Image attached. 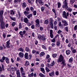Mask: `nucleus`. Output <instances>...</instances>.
I'll use <instances>...</instances> for the list:
<instances>
[{"label": "nucleus", "instance_id": "nucleus-1", "mask_svg": "<svg viewBox=\"0 0 77 77\" xmlns=\"http://www.w3.org/2000/svg\"><path fill=\"white\" fill-rule=\"evenodd\" d=\"M62 17L64 18L68 19V17H69V12H68L66 13L65 11H63L62 14Z\"/></svg>", "mask_w": 77, "mask_h": 77}, {"label": "nucleus", "instance_id": "nucleus-2", "mask_svg": "<svg viewBox=\"0 0 77 77\" xmlns=\"http://www.w3.org/2000/svg\"><path fill=\"white\" fill-rule=\"evenodd\" d=\"M64 59V57L62 55V54H60L58 58V60L57 61V62L59 63V62H62L63 60Z\"/></svg>", "mask_w": 77, "mask_h": 77}, {"label": "nucleus", "instance_id": "nucleus-3", "mask_svg": "<svg viewBox=\"0 0 77 77\" xmlns=\"http://www.w3.org/2000/svg\"><path fill=\"white\" fill-rule=\"evenodd\" d=\"M3 20H0V23L1 24L0 26L1 29H5V24L3 21Z\"/></svg>", "mask_w": 77, "mask_h": 77}, {"label": "nucleus", "instance_id": "nucleus-4", "mask_svg": "<svg viewBox=\"0 0 77 77\" xmlns=\"http://www.w3.org/2000/svg\"><path fill=\"white\" fill-rule=\"evenodd\" d=\"M38 38L40 40H43V41H45L46 39L45 37H44V35H39L38 36Z\"/></svg>", "mask_w": 77, "mask_h": 77}, {"label": "nucleus", "instance_id": "nucleus-5", "mask_svg": "<svg viewBox=\"0 0 77 77\" xmlns=\"http://www.w3.org/2000/svg\"><path fill=\"white\" fill-rule=\"evenodd\" d=\"M20 72L21 73V76H23V75H25V72L24 71V69L23 67H21L20 68Z\"/></svg>", "mask_w": 77, "mask_h": 77}, {"label": "nucleus", "instance_id": "nucleus-6", "mask_svg": "<svg viewBox=\"0 0 77 77\" xmlns=\"http://www.w3.org/2000/svg\"><path fill=\"white\" fill-rule=\"evenodd\" d=\"M3 11H0V20H3Z\"/></svg>", "mask_w": 77, "mask_h": 77}, {"label": "nucleus", "instance_id": "nucleus-7", "mask_svg": "<svg viewBox=\"0 0 77 77\" xmlns=\"http://www.w3.org/2000/svg\"><path fill=\"white\" fill-rule=\"evenodd\" d=\"M62 22L64 24V26H67L68 25V23L66 22V21L64 20H62Z\"/></svg>", "mask_w": 77, "mask_h": 77}, {"label": "nucleus", "instance_id": "nucleus-8", "mask_svg": "<svg viewBox=\"0 0 77 77\" xmlns=\"http://www.w3.org/2000/svg\"><path fill=\"white\" fill-rule=\"evenodd\" d=\"M26 31L25 30H23V31H20L19 32V34L21 36V37L23 36V35L26 33Z\"/></svg>", "mask_w": 77, "mask_h": 77}, {"label": "nucleus", "instance_id": "nucleus-9", "mask_svg": "<svg viewBox=\"0 0 77 77\" xmlns=\"http://www.w3.org/2000/svg\"><path fill=\"white\" fill-rule=\"evenodd\" d=\"M15 72V69L14 67H12L11 68L10 72L12 75H14V72Z\"/></svg>", "mask_w": 77, "mask_h": 77}, {"label": "nucleus", "instance_id": "nucleus-10", "mask_svg": "<svg viewBox=\"0 0 77 77\" xmlns=\"http://www.w3.org/2000/svg\"><path fill=\"white\" fill-rule=\"evenodd\" d=\"M10 40H9L7 42H6V47L7 48H9L11 47H10V46H9V45H10Z\"/></svg>", "mask_w": 77, "mask_h": 77}, {"label": "nucleus", "instance_id": "nucleus-11", "mask_svg": "<svg viewBox=\"0 0 77 77\" xmlns=\"http://www.w3.org/2000/svg\"><path fill=\"white\" fill-rule=\"evenodd\" d=\"M50 34L51 38H53V30H50Z\"/></svg>", "mask_w": 77, "mask_h": 77}, {"label": "nucleus", "instance_id": "nucleus-12", "mask_svg": "<svg viewBox=\"0 0 77 77\" xmlns=\"http://www.w3.org/2000/svg\"><path fill=\"white\" fill-rule=\"evenodd\" d=\"M5 59H6V57H5L3 56L2 57V59H0V61L2 63H3L5 60Z\"/></svg>", "mask_w": 77, "mask_h": 77}, {"label": "nucleus", "instance_id": "nucleus-13", "mask_svg": "<svg viewBox=\"0 0 77 77\" xmlns=\"http://www.w3.org/2000/svg\"><path fill=\"white\" fill-rule=\"evenodd\" d=\"M58 25L60 29H63V25H62L61 22H59Z\"/></svg>", "mask_w": 77, "mask_h": 77}, {"label": "nucleus", "instance_id": "nucleus-14", "mask_svg": "<svg viewBox=\"0 0 77 77\" xmlns=\"http://www.w3.org/2000/svg\"><path fill=\"white\" fill-rule=\"evenodd\" d=\"M16 71V74L17 75V76H18L19 75H20V70H15Z\"/></svg>", "mask_w": 77, "mask_h": 77}, {"label": "nucleus", "instance_id": "nucleus-15", "mask_svg": "<svg viewBox=\"0 0 77 77\" xmlns=\"http://www.w3.org/2000/svg\"><path fill=\"white\" fill-rule=\"evenodd\" d=\"M24 55V54L22 52H20L19 53V56L20 57H23Z\"/></svg>", "mask_w": 77, "mask_h": 77}, {"label": "nucleus", "instance_id": "nucleus-16", "mask_svg": "<svg viewBox=\"0 0 77 77\" xmlns=\"http://www.w3.org/2000/svg\"><path fill=\"white\" fill-rule=\"evenodd\" d=\"M54 74V71H53L49 73V75L51 77H53Z\"/></svg>", "mask_w": 77, "mask_h": 77}, {"label": "nucleus", "instance_id": "nucleus-17", "mask_svg": "<svg viewBox=\"0 0 77 77\" xmlns=\"http://www.w3.org/2000/svg\"><path fill=\"white\" fill-rule=\"evenodd\" d=\"M70 53H71V52L69 50H67L66 51V53L67 55H69Z\"/></svg>", "mask_w": 77, "mask_h": 77}, {"label": "nucleus", "instance_id": "nucleus-18", "mask_svg": "<svg viewBox=\"0 0 77 77\" xmlns=\"http://www.w3.org/2000/svg\"><path fill=\"white\" fill-rule=\"evenodd\" d=\"M24 13L25 15L26 16H27L28 14H30V12H29L27 11H25Z\"/></svg>", "mask_w": 77, "mask_h": 77}, {"label": "nucleus", "instance_id": "nucleus-19", "mask_svg": "<svg viewBox=\"0 0 77 77\" xmlns=\"http://www.w3.org/2000/svg\"><path fill=\"white\" fill-rule=\"evenodd\" d=\"M29 61H27V60H26V63H25V65L26 66H28V65H29Z\"/></svg>", "mask_w": 77, "mask_h": 77}, {"label": "nucleus", "instance_id": "nucleus-20", "mask_svg": "<svg viewBox=\"0 0 77 77\" xmlns=\"http://www.w3.org/2000/svg\"><path fill=\"white\" fill-rule=\"evenodd\" d=\"M25 57L26 59H29V56H28V53H25Z\"/></svg>", "mask_w": 77, "mask_h": 77}, {"label": "nucleus", "instance_id": "nucleus-21", "mask_svg": "<svg viewBox=\"0 0 77 77\" xmlns=\"http://www.w3.org/2000/svg\"><path fill=\"white\" fill-rule=\"evenodd\" d=\"M24 21L25 23H27L29 21V20H28V19L26 17L24 19Z\"/></svg>", "mask_w": 77, "mask_h": 77}, {"label": "nucleus", "instance_id": "nucleus-22", "mask_svg": "<svg viewBox=\"0 0 77 77\" xmlns=\"http://www.w3.org/2000/svg\"><path fill=\"white\" fill-rule=\"evenodd\" d=\"M45 54V53L44 52H42L40 54V57H42V56H44Z\"/></svg>", "mask_w": 77, "mask_h": 77}, {"label": "nucleus", "instance_id": "nucleus-23", "mask_svg": "<svg viewBox=\"0 0 77 77\" xmlns=\"http://www.w3.org/2000/svg\"><path fill=\"white\" fill-rule=\"evenodd\" d=\"M22 6L23 8H26L27 6V5L25 2H23L22 4Z\"/></svg>", "mask_w": 77, "mask_h": 77}, {"label": "nucleus", "instance_id": "nucleus-24", "mask_svg": "<svg viewBox=\"0 0 77 77\" xmlns=\"http://www.w3.org/2000/svg\"><path fill=\"white\" fill-rule=\"evenodd\" d=\"M32 16H33L32 14H30L27 15V17L28 19H30V17H32Z\"/></svg>", "mask_w": 77, "mask_h": 77}, {"label": "nucleus", "instance_id": "nucleus-25", "mask_svg": "<svg viewBox=\"0 0 77 77\" xmlns=\"http://www.w3.org/2000/svg\"><path fill=\"white\" fill-rule=\"evenodd\" d=\"M10 18L11 20H12L13 21H16V18L15 17H12L11 16H10Z\"/></svg>", "mask_w": 77, "mask_h": 77}, {"label": "nucleus", "instance_id": "nucleus-26", "mask_svg": "<svg viewBox=\"0 0 77 77\" xmlns=\"http://www.w3.org/2000/svg\"><path fill=\"white\" fill-rule=\"evenodd\" d=\"M5 62L7 63H9V59H8V58L7 57L5 59Z\"/></svg>", "mask_w": 77, "mask_h": 77}, {"label": "nucleus", "instance_id": "nucleus-27", "mask_svg": "<svg viewBox=\"0 0 77 77\" xmlns=\"http://www.w3.org/2000/svg\"><path fill=\"white\" fill-rule=\"evenodd\" d=\"M75 0H70V3L72 5L74 4V3L75 2Z\"/></svg>", "mask_w": 77, "mask_h": 77}, {"label": "nucleus", "instance_id": "nucleus-28", "mask_svg": "<svg viewBox=\"0 0 77 77\" xmlns=\"http://www.w3.org/2000/svg\"><path fill=\"white\" fill-rule=\"evenodd\" d=\"M25 51L26 52H29L30 51V49L27 47H25Z\"/></svg>", "mask_w": 77, "mask_h": 77}, {"label": "nucleus", "instance_id": "nucleus-29", "mask_svg": "<svg viewBox=\"0 0 77 77\" xmlns=\"http://www.w3.org/2000/svg\"><path fill=\"white\" fill-rule=\"evenodd\" d=\"M18 50L20 51H21V52H23L24 51V49H23V48H19Z\"/></svg>", "mask_w": 77, "mask_h": 77}, {"label": "nucleus", "instance_id": "nucleus-30", "mask_svg": "<svg viewBox=\"0 0 77 77\" xmlns=\"http://www.w3.org/2000/svg\"><path fill=\"white\" fill-rule=\"evenodd\" d=\"M38 2L39 3V4H42V5H43V4H42V0H36V2Z\"/></svg>", "mask_w": 77, "mask_h": 77}, {"label": "nucleus", "instance_id": "nucleus-31", "mask_svg": "<svg viewBox=\"0 0 77 77\" xmlns=\"http://www.w3.org/2000/svg\"><path fill=\"white\" fill-rule=\"evenodd\" d=\"M40 69H40V71H42V72L44 73V74H45V70H44V69L43 68L41 67L40 68Z\"/></svg>", "mask_w": 77, "mask_h": 77}, {"label": "nucleus", "instance_id": "nucleus-32", "mask_svg": "<svg viewBox=\"0 0 77 77\" xmlns=\"http://www.w3.org/2000/svg\"><path fill=\"white\" fill-rule=\"evenodd\" d=\"M53 19L51 18H50L49 19V23H53Z\"/></svg>", "mask_w": 77, "mask_h": 77}, {"label": "nucleus", "instance_id": "nucleus-33", "mask_svg": "<svg viewBox=\"0 0 77 77\" xmlns=\"http://www.w3.org/2000/svg\"><path fill=\"white\" fill-rule=\"evenodd\" d=\"M10 13H11L10 14L11 15H14V14H15V12H14V11L13 10H11Z\"/></svg>", "mask_w": 77, "mask_h": 77}, {"label": "nucleus", "instance_id": "nucleus-34", "mask_svg": "<svg viewBox=\"0 0 77 77\" xmlns=\"http://www.w3.org/2000/svg\"><path fill=\"white\" fill-rule=\"evenodd\" d=\"M73 58L72 57H71V58H70L69 60V62L70 63H71L72 62Z\"/></svg>", "mask_w": 77, "mask_h": 77}, {"label": "nucleus", "instance_id": "nucleus-35", "mask_svg": "<svg viewBox=\"0 0 77 77\" xmlns=\"http://www.w3.org/2000/svg\"><path fill=\"white\" fill-rule=\"evenodd\" d=\"M50 25L51 28V29H53V28H54L53 26V23H50Z\"/></svg>", "mask_w": 77, "mask_h": 77}, {"label": "nucleus", "instance_id": "nucleus-36", "mask_svg": "<svg viewBox=\"0 0 77 77\" xmlns=\"http://www.w3.org/2000/svg\"><path fill=\"white\" fill-rule=\"evenodd\" d=\"M33 72L28 75V77H33Z\"/></svg>", "mask_w": 77, "mask_h": 77}, {"label": "nucleus", "instance_id": "nucleus-37", "mask_svg": "<svg viewBox=\"0 0 77 77\" xmlns=\"http://www.w3.org/2000/svg\"><path fill=\"white\" fill-rule=\"evenodd\" d=\"M58 4V8H60V6H61V4H60V2H58L57 3Z\"/></svg>", "mask_w": 77, "mask_h": 77}, {"label": "nucleus", "instance_id": "nucleus-38", "mask_svg": "<svg viewBox=\"0 0 77 77\" xmlns=\"http://www.w3.org/2000/svg\"><path fill=\"white\" fill-rule=\"evenodd\" d=\"M44 24H48V20H46L44 21Z\"/></svg>", "mask_w": 77, "mask_h": 77}, {"label": "nucleus", "instance_id": "nucleus-39", "mask_svg": "<svg viewBox=\"0 0 77 77\" xmlns=\"http://www.w3.org/2000/svg\"><path fill=\"white\" fill-rule=\"evenodd\" d=\"M54 63H55V62L54 61H53L52 63H51V66H54Z\"/></svg>", "mask_w": 77, "mask_h": 77}, {"label": "nucleus", "instance_id": "nucleus-40", "mask_svg": "<svg viewBox=\"0 0 77 77\" xmlns=\"http://www.w3.org/2000/svg\"><path fill=\"white\" fill-rule=\"evenodd\" d=\"M35 22L36 24L39 23V19H37L35 20Z\"/></svg>", "mask_w": 77, "mask_h": 77}, {"label": "nucleus", "instance_id": "nucleus-41", "mask_svg": "<svg viewBox=\"0 0 77 77\" xmlns=\"http://www.w3.org/2000/svg\"><path fill=\"white\" fill-rule=\"evenodd\" d=\"M30 11H31L32 12H33V11H34V8H33V7H30Z\"/></svg>", "mask_w": 77, "mask_h": 77}, {"label": "nucleus", "instance_id": "nucleus-42", "mask_svg": "<svg viewBox=\"0 0 77 77\" xmlns=\"http://www.w3.org/2000/svg\"><path fill=\"white\" fill-rule=\"evenodd\" d=\"M52 11L54 13L55 15H56V10L53 8L52 9Z\"/></svg>", "mask_w": 77, "mask_h": 77}, {"label": "nucleus", "instance_id": "nucleus-43", "mask_svg": "<svg viewBox=\"0 0 77 77\" xmlns=\"http://www.w3.org/2000/svg\"><path fill=\"white\" fill-rule=\"evenodd\" d=\"M45 69L47 72H49L50 71V70L48 69V68L47 67L45 68Z\"/></svg>", "mask_w": 77, "mask_h": 77}, {"label": "nucleus", "instance_id": "nucleus-44", "mask_svg": "<svg viewBox=\"0 0 77 77\" xmlns=\"http://www.w3.org/2000/svg\"><path fill=\"white\" fill-rule=\"evenodd\" d=\"M56 41V38H54L53 39L51 40V42H55Z\"/></svg>", "mask_w": 77, "mask_h": 77}, {"label": "nucleus", "instance_id": "nucleus-45", "mask_svg": "<svg viewBox=\"0 0 77 77\" xmlns=\"http://www.w3.org/2000/svg\"><path fill=\"white\" fill-rule=\"evenodd\" d=\"M67 3H66V4H65V3H64V5H65V8L66 9H67H67H68V7L67 6Z\"/></svg>", "mask_w": 77, "mask_h": 77}, {"label": "nucleus", "instance_id": "nucleus-46", "mask_svg": "<svg viewBox=\"0 0 77 77\" xmlns=\"http://www.w3.org/2000/svg\"><path fill=\"white\" fill-rule=\"evenodd\" d=\"M35 26L36 27H40V24H39V23H36L35 25Z\"/></svg>", "mask_w": 77, "mask_h": 77}, {"label": "nucleus", "instance_id": "nucleus-47", "mask_svg": "<svg viewBox=\"0 0 77 77\" xmlns=\"http://www.w3.org/2000/svg\"><path fill=\"white\" fill-rule=\"evenodd\" d=\"M65 29L68 32V26H66L65 28Z\"/></svg>", "mask_w": 77, "mask_h": 77}, {"label": "nucleus", "instance_id": "nucleus-48", "mask_svg": "<svg viewBox=\"0 0 77 77\" xmlns=\"http://www.w3.org/2000/svg\"><path fill=\"white\" fill-rule=\"evenodd\" d=\"M39 76H40V77H44V75H43L41 73H40L39 74Z\"/></svg>", "mask_w": 77, "mask_h": 77}, {"label": "nucleus", "instance_id": "nucleus-49", "mask_svg": "<svg viewBox=\"0 0 77 77\" xmlns=\"http://www.w3.org/2000/svg\"><path fill=\"white\" fill-rule=\"evenodd\" d=\"M62 32V31H61L60 30H59L58 31L57 33L58 34H60Z\"/></svg>", "mask_w": 77, "mask_h": 77}, {"label": "nucleus", "instance_id": "nucleus-50", "mask_svg": "<svg viewBox=\"0 0 77 77\" xmlns=\"http://www.w3.org/2000/svg\"><path fill=\"white\" fill-rule=\"evenodd\" d=\"M15 24H16V23L15 22H12L11 25L13 27H14V26H15Z\"/></svg>", "mask_w": 77, "mask_h": 77}, {"label": "nucleus", "instance_id": "nucleus-51", "mask_svg": "<svg viewBox=\"0 0 77 77\" xmlns=\"http://www.w3.org/2000/svg\"><path fill=\"white\" fill-rule=\"evenodd\" d=\"M42 48H43L45 50H47V48H46V47H45V46L44 45H42Z\"/></svg>", "mask_w": 77, "mask_h": 77}, {"label": "nucleus", "instance_id": "nucleus-52", "mask_svg": "<svg viewBox=\"0 0 77 77\" xmlns=\"http://www.w3.org/2000/svg\"><path fill=\"white\" fill-rule=\"evenodd\" d=\"M47 66L48 68H51V64H50L48 63L47 64Z\"/></svg>", "mask_w": 77, "mask_h": 77}, {"label": "nucleus", "instance_id": "nucleus-53", "mask_svg": "<svg viewBox=\"0 0 77 77\" xmlns=\"http://www.w3.org/2000/svg\"><path fill=\"white\" fill-rule=\"evenodd\" d=\"M54 26H56L57 24V21H55L54 22Z\"/></svg>", "mask_w": 77, "mask_h": 77}, {"label": "nucleus", "instance_id": "nucleus-54", "mask_svg": "<svg viewBox=\"0 0 77 77\" xmlns=\"http://www.w3.org/2000/svg\"><path fill=\"white\" fill-rule=\"evenodd\" d=\"M67 10L69 12H71L72 11V9L71 8H69L67 9Z\"/></svg>", "mask_w": 77, "mask_h": 77}, {"label": "nucleus", "instance_id": "nucleus-55", "mask_svg": "<svg viewBox=\"0 0 77 77\" xmlns=\"http://www.w3.org/2000/svg\"><path fill=\"white\" fill-rule=\"evenodd\" d=\"M56 56H57V54H54L52 55L53 57H56Z\"/></svg>", "mask_w": 77, "mask_h": 77}, {"label": "nucleus", "instance_id": "nucleus-56", "mask_svg": "<svg viewBox=\"0 0 77 77\" xmlns=\"http://www.w3.org/2000/svg\"><path fill=\"white\" fill-rule=\"evenodd\" d=\"M33 15L34 16L36 15V11H33Z\"/></svg>", "mask_w": 77, "mask_h": 77}, {"label": "nucleus", "instance_id": "nucleus-57", "mask_svg": "<svg viewBox=\"0 0 77 77\" xmlns=\"http://www.w3.org/2000/svg\"><path fill=\"white\" fill-rule=\"evenodd\" d=\"M44 7H42L41 8V11L42 12H43L44 11Z\"/></svg>", "mask_w": 77, "mask_h": 77}, {"label": "nucleus", "instance_id": "nucleus-58", "mask_svg": "<svg viewBox=\"0 0 77 77\" xmlns=\"http://www.w3.org/2000/svg\"><path fill=\"white\" fill-rule=\"evenodd\" d=\"M27 24V25L28 26H30L31 25H32V24H31V23H29V22H27V23H26Z\"/></svg>", "mask_w": 77, "mask_h": 77}, {"label": "nucleus", "instance_id": "nucleus-59", "mask_svg": "<svg viewBox=\"0 0 77 77\" xmlns=\"http://www.w3.org/2000/svg\"><path fill=\"white\" fill-rule=\"evenodd\" d=\"M73 36V38H76V35H75V34H74L73 35H72Z\"/></svg>", "mask_w": 77, "mask_h": 77}, {"label": "nucleus", "instance_id": "nucleus-60", "mask_svg": "<svg viewBox=\"0 0 77 77\" xmlns=\"http://www.w3.org/2000/svg\"><path fill=\"white\" fill-rule=\"evenodd\" d=\"M39 30L41 31L43 30H44V28L42 26H40L39 27Z\"/></svg>", "mask_w": 77, "mask_h": 77}, {"label": "nucleus", "instance_id": "nucleus-61", "mask_svg": "<svg viewBox=\"0 0 77 77\" xmlns=\"http://www.w3.org/2000/svg\"><path fill=\"white\" fill-rule=\"evenodd\" d=\"M74 30L75 31L76 30H77V25H75L74 27Z\"/></svg>", "mask_w": 77, "mask_h": 77}, {"label": "nucleus", "instance_id": "nucleus-62", "mask_svg": "<svg viewBox=\"0 0 77 77\" xmlns=\"http://www.w3.org/2000/svg\"><path fill=\"white\" fill-rule=\"evenodd\" d=\"M50 55H48V54L46 56V59H49V58H50Z\"/></svg>", "mask_w": 77, "mask_h": 77}, {"label": "nucleus", "instance_id": "nucleus-63", "mask_svg": "<svg viewBox=\"0 0 77 77\" xmlns=\"http://www.w3.org/2000/svg\"><path fill=\"white\" fill-rule=\"evenodd\" d=\"M21 23H20L19 25V29H21Z\"/></svg>", "mask_w": 77, "mask_h": 77}, {"label": "nucleus", "instance_id": "nucleus-64", "mask_svg": "<svg viewBox=\"0 0 77 77\" xmlns=\"http://www.w3.org/2000/svg\"><path fill=\"white\" fill-rule=\"evenodd\" d=\"M77 14V12H73V14L74 16H75V15H76V14Z\"/></svg>", "mask_w": 77, "mask_h": 77}]
</instances>
